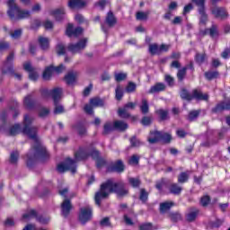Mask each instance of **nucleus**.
Returning a JSON list of instances; mask_svg holds the SVG:
<instances>
[{"label":"nucleus","instance_id":"2eb2a0df","mask_svg":"<svg viewBox=\"0 0 230 230\" xmlns=\"http://www.w3.org/2000/svg\"><path fill=\"white\" fill-rule=\"evenodd\" d=\"M212 15L219 18V19H226L227 17V11L223 7H214L211 9Z\"/></svg>","mask_w":230,"mask_h":230},{"label":"nucleus","instance_id":"de8ad7c7","mask_svg":"<svg viewBox=\"0 0 230 230\" xmlns=\"http://www.w3.org/2000/svg\"><path fill=\"white\" fill-rule=\"evenodd\" d=\"M205 76L207 80H213L214 78H217V76H218V72H207L205 73Z\"/></svg>","mask_w":230,"mask_h":230},{"label":"nucleus","instance_id":"09e8293b","mask_svg":"<svg viewBox=\"0 0 230 230\" xmlns=\"http://www.w3.org/2000/svg\"><path fill=\"white\" fill-rule=\"evenodd\" d=\"M55 75H60V73H64L66 71V66L64 65H59L58 66H53Z\"/></svg>","mask_w":230,"mask_h":230},{"label":"nucleus","instance_id":"603ef678","mask_svg":"<svg viewBox=\"0 0 230 230\" xmlns=\"http://www.w3.org/2000/svg\"><path fill=\"white\" fill-rule=\"evenodd\" d=\"M199 111H190L189 114L190 121H193V119H197V118H199Z\"/></svg>","mask_w":230,"mask_h":230},{"label":"nucleus","instance_id":"9d476101","mask_svg":"<svg viewBox=\"0 0 230 230\" xmlns=\"http://www.w3.org/2000/svg\"><path fill=\"white\" fill-rule=\"evenodd\" d=\"M92 217L93 208H91V207L87 206L80 209L79 221L81 224H85L86 222H89V220H91Z\"/></svg>","mask_w":230,"mask_h":230},{"label":"nucleus","instance_id":"412c9836","mask_svg":"<svg viewBox=\"0 0 230 230\" xmlns=\"http://www.w3.org/2000/svg\"><path fill=\"white\" fill-rule=\"evenodd\" d=\"M166 89V86L163 83H158L155 85H153L149 90V94H155V93H161V91H164Z\"/></svg>","mask_w":230,"mask_h":230},{"label":"nucleus","instance_id":"69168bd1","mask_svg":"<svg viewBox=\"0 0 230 230\" xmlns=\"http://www.w3.org/2000/svg\"><path fill=\"white\" fill-rule=\"evenodd\" d=\"M142 125L148 126L152 123V118L150 117H144L141 120Z\"/></svg>","mask_w":230,"mask_h":230},{"label":"nucleus","instance_id":"6e6d98bb","mask_svg":"<svg viewBox=\"0 0 230 230\" xmlns=\"http://www.w3.org/2000/svg\"><path fill=\"white\" fill-rule=\"evenodd\" d=\"M200 14V20L199 22L200 24H206V22H208V14L202 11V13H199Z\"/></svg>","mask_w":230,"mask_h":230},{"label":"nucleus","instance_id":"0eeeda50","mask_svg":"<svg viewBox=\"0 0 230 230\" xmlns=\"http://www.w3.org/2000/svg\"><path fill=\"white\" fill-rule=\"evenodd\" d=\"M13 54H10L4 64L2 73L3 75H10L11 76H14L16 80H21V78H22V75L21 74H15L13 72Z\"/></svg>","mask_w":230,"mask_h":230},{"label":"nucleus","instance_id":"1a4fd4ad","mask_svg":"<svg viewBox=\"0 0 230 230\" xmlns=\"http://www.w3.org/2000/svg\"><path fill=\"white\" fill-rule=\"evenodd\" d=\"M181 98L183 100H187L188 102L193 100L195 98L196 100H208L209 98V95L208 93H202L200 91L194 90L192 93V95L189 94L188 91L182 90L181 93Z\"/></svg>","mask_w":230,"mask_h":230},{"label":"nucleus","instance_id":"f704fd0d","mask_svg":"<svg viewBox=\"0 0 230 230\" xmlns=\"http://www.w3.org/2000/svg\"><path fill=\"white\" fill-rule=\"evenodd\" d=\"M115 98L116 100H121L123 98V87L121 85H118L115 89Z\"/></svg>","mask_w":230,"mask_h":230},{"label":"nucleus","instance_id":"bf43d9fd","mask_svg":"<svg viewBox=\"0 0 230 230\" xmlns=\"http://www.w3.org/2000/svg\"><path fill=\"white\" fill-rule=\"evenodd\" d=\"M196 60L199 64H202L206 60V54H198L196 55Z\"/></svg>","mask_w":230,"mask_h":230},{"label":"nucleus","instance_id":"c85d7f7f","mask_svg":"<svg viewBox=\"0 0 230 230\" xmlns=\"http://www.w3.org/2000/svg\"><path fill=\"white\" fill-rule=\"evenodd\" d=\"M189 178H190V172H181L178 176V182H180L181 184L184 183V182H188Z\"/></svg>","mask_w":230,"mask_h":230},{"label":"nucleus","instance_id":"f8f14e48","mask_svg":"<svg viewBox=\"0 0 230 230\" xmlns=\"http://www.w3.org/2000/svg\"><path fill=\"white\" fill-rule=\"evenodd\" d=\"M137 106V102H128L124 108L119 109V118H128L130 114L128 113V111H134L136 107Z\"/></svg>","mask_w":230,"mask_h":230},{"label":"nucleus","instance_id":"58836bf2","mask_svg":"<svg viewBox=\"0 0 230 230\" xmlns=\"http://www.w3.org/2000/svg\"><path fill=\"white\" fill-rule=\"evenodd\" d=\"M156 114L161 118V119H168V111L166 110H158Z\"/></svg>","mask_w":230,"mask_h":230},{"label":"nucleus","instance_id":"6e6552de","mask_svg":"<svg viewBox=\"0 0 230 230\" xmlns=\"http://www.w3.org/2000/svg\"><path fill=\"white\" fill-rule=\"evenodd\" d=\"M57 171L59 173H64V172L76 173V161L67 158L64 163L58 164Z\"/></svg>","mask_w":230,"mask_h":230},{"label":"nucleus","instance_id":"a878e982","mask_svg":"<svg viewBox=\"0 0 230 230\" xmlns=\"http://www.w3.org/2000/svg\"><path fill=\"white\" fill-rule=\"evenodd\" d=\"M38 40L41 49H48L49 48V39L40 36Z\"/></svg>","mask_w":230,"mask_h":230},{"label":"nucleus","instance_id":"4be33fe9","mask_svg":"<svg viewBox=\"0 0 230 230\" xmlns=\"http://www.w3.org/2000/svg\"><path fill=\"white\" fill-rule=\"evenodd\" d=\"M53 75H55V70L53 68V66H47L43 71V75H42L43 80H49V78H51Z\"/></svg>","mask_w":230,"mask_h":230},{"label":"nucleus","instance_id":"cd10ccee","mask_svg":"<svg viewBox=\"0 0 230 230\" xmlns=\"http://www.w3.org/2000/svg\"><path fill=\"white\" fill-rule=\"evenodd\" d=\"M113 130H116V128L114 126V122H106L103 127V134H110V132H112Z\"/></svg>","mask_w":230,"mask_h":230},{"label":"nucleus","instance_id":"0e129e2a","mask_svg":"<svg viewBox=\"0 0 230 230\" xmlns=\"http://www.w3.org/2000/svg\"><path fill=\"white\" fill-rule=\"evenodd\" d=\"M130 144L133 146H139L141 145V142L139 141V139H137L136 137H133L131 139H130Z\"/></svg>","mask_w":230,"mask_h":230},{"label":"nucleus","instance_id":"a211bd4d","mask_svg":"<svg viewBox=\"0 0 230 230\" xmlns=\"http://www.w3.org/2000/svg\"><path fill=\"white\" fill-rule=\"evenodd\" d=\"M87 4V2L85 0H70L68 2L69 8L75 9V8H84Z\"/></svg>","mask_w":230,"mask_h":230},{"label":"nucleus","instance_id":"7c9ffc66","mask_svg":"<svg viewBox=\"0 0 230 230\" xmlns=\"http://www.w3.org/2000/svg\"><path fill=\"white\" fill-rule=\"evenodd\" d=\"M106 22L110 26H114L116 24V18L114 17V14H112L111 12L108 13V15L106 17Z\"/></svg>","mask_w":230,"mask_h":230},{"label":"nucleus","instance_id":"ea45409f","mask_svg":"<svg viewBox=\"0 0 230 230\" xmlns=\"http://www.w3.org/2000/svg\"><path fill=\"white\" fill-rule=\"evenodd\" d=\"M146 19H148V13H145V12L137 13V21H146Z\"/></svg>","mask_w":230,"mask_h":230},{"label":"nucleus","instance_id":"f3484780","mask_svg":"<svg viewBox=\"0 0 230 230\" xmlns=\"http://www.w3.org/2000/svg\"><path fill=\"white\" fill-rule=\"evenodd\" d=\"M71 201L69 199H65L61 204V213L63 217H67L71 211Z\"/></svg>","mask_w":230,"mask_h":230},{"label":"nucleus","instance_id":"a19ab883","mask_svg":"<svg viewBox=\"0 0 230 230\" xmlns=\"http://www.w3.org/2000/svg\"><path fill=\"white\" fill-rule=\"evenodd\" d=\"M206 33H209L210 37H217V35H218L217 26L213 25L210 29H208L206 31Z\"/></svg>","mask_w":230,"mask_h":230},{"label":"nucleus","instance_id":"79ce46f5","mask_svg":"<svg viewBox=\"0 0 230 230\" xmlns=\"http://www.w3.org/2000/svg\"><path fill=\"white\" fill-rule=\"evenodd\" d=\"M19 159V152L18 151H14L11 153V157H10V162L13 164H15V163H17Z\"/></svg>","mask_w":230,"mask_h":230},{"label":"nucleus","instance_id":"4d7b16f0","mask_svg":"<svg viewBox=\"0 0 230 230\" xmlns=\"http://www.w3.org/2000/svg\"><path fill=\"white\" fill-rule=\"evenodd\" d=\"M96 4L99 6V8L103 10V8L109 4V0H99Z\"/></svg>","mask_w":230,"mask_h":230},{"label":"nucleus","instance_id":"4468645a","mask_svg":"<svg viewBox=\"0 0 230 230\" xmlns=\"http://www.w3.org/2000/svg\"><path fill=\"white\" fill-rule=\"evenodd\" d=\"M23 69L28 71L30 80H37V78H39V73H37V71L31 67V64L30 62L23 65Z\"/></svg>","mask_w":230,"mask_h":230},{"label":"nucleus","instance_id":"dca6fc26","mask_svg":"<svg viewBox=\"0 0 230 230\" xmlns=\"http://www.w3.org/2000/svg\"><path fill=\"white\" fill-rule=\"evenodd\" d=\"M49 13L52 15V17H55L56 21H62V19H64V15H66V11L61 7L50 10Z\"/></svg>","mask_w":230,"mask_h":230},{"label":"nucleus","instance_id":"680f3d73","mask_svg":"<svg viewBox=\"0 0 230 230\" xmlns=\"http://www.w3.org/2000/svg\"><path fill=\"white\" fill-rule=\"evenodd\" d=\"M197 218V212H190L187 215V220L189 222H193Z\"/></svg>","mask_w":230,"mask_h":230},{"label":"nucleus","instance_id":"6ab92c4d","mask_svg":"<svg viewBox=\"0 0 230 230\" xmlns=\"http://www.w3.org/2000/svg\"><path fill=\"white\" fill-rule=\"evenodd\" d=\"M229 109H230V99L217 104L214 109V112H221V111H229Z\"/></svg>","mask_w":230,"mask_h":230},{"label":"nucleus","instance_id":"3c124183","mask_svg":"<svg viewBox=\"0 0 230 230\" xmlns=\"http://www.w3.org/2000/svg\"><path fill=\"white\" fill-rule=\"evenodd\" d=\"M148 199V193L145 190V189H142L140 190V200H142V202H146Z\"/></svg>","mask_w":230,"mask_h":230},{"label":"nucleus","instance_id":"7ed1b4c3","mask_svg":"<svg viewBox=\"0 0 230 230\" xmlns=\"http://www.w3.org/2000/svg\"><path fill=\"white\" fill-rule=\"evenodd\" d=\"M41 95L43 98L52 97L55 105L54 114H64V112H66L64 106L58 103L62 98V88H54L53 90L43 89L41 91Z\"/></svg>","mask_w":230,"mask_h":230},{"label":"nucleus","instance_id":"f257e3e1","mask_svg":"<svg viewBox=\"0 0 230 230\" xmlns=\"http://www.w3.org/2000/svg\"><path fill=\"white\" fill-rule=\"evenodd\" d=\"M33 122V117L25 115L23 119V128H21V124H14L13 126H1L0 132L5 134V136H17L23 132L33 142V146L30 153L27 155V164H30V161H35L37 157L46 159L49 157V153L46 149V146L42 145L39 137H37V128L31 127Z\"/></svg>","mask_w":230,"mask_h":230},{"label":"nucleus","instance_id":"b1692460","mask_svg":"<svg viewBox=\"0 0 230 230\" xmlns=\"http://www.w3.org/2000/svg\"><path fill=\"white\" fill-rule=\"evenodd\" d=\"M31 218H37V211L34 209H31L22 216V220L28 222V220H31Z\"/></svg>","mask_w":230,"mask_h":230},{"label":"nucleus","instance_id":"c756f323","mask_svg":"<svg viewBox=\"0 0 230 230\" xmlns=\"http://www.w3.org/2000/svg\"><path fill=\"white\" fill-rule=\"evenodd\" d=\"M92 107H103V101L100 98H93L90 100Z\"/></svg>","mask_w":230,"mask_h":230},{"label":"nucleus","instance_id":"473e14b6","mask_svg":"<svg viewBox=\"0 0 230 230\" xmlns=\"http://www.w3.org/2000/svg\"><path fill=\"white\" fill-rule=\"evenodd\" d=\"M148 110H149L148 101H146V99H143L142 103L140 105V111H141L142 114H147Z\"/></svg>","mask_w":230,"mask_h":230},{"label":"nucleus","instance_id":"052dcab7","mask_svg":"<svg viewBox=\"0 0 230 230\" xmlns=\"http://www.w3.org/2000/svg\"><path fill=\"white\" fill-rule=\"evenodd\" d=\"M210 199L209 196H203L200 200L201 206H208L209 204Z\"/></svg>","mask_w":230,"mask_h":230},{"label":"nucleus","instance_id":"5701e85b","mask_svg":"<svg viewBox=\"0 0 230 230\" xmlns=\"http://www.w3.org/2000/svg\"><path fill=\"white\" fill-rule=\"evenodd\" d=\"M113 125L115 127V130H119L120 132H123V130H127V128H128V124L121 120L114 121Z\"/></svg>","mask_w":230,"mask_h":230},{"label":"nucleus","instance_id":"864d4df0","mask_svg":"<svg viewBox=\"0 0 230 230\" xmlns=\"http://www.w3.org/2000/svg\"><path fill=\"white\" fill-rule=\"evenodd\" d=\"M22 35V31L21 29L15 30L13 32H11L12 39H19Z\"/></svg>","mask_w":230,"mask_h":230},{"label":"nucleus","instance_id":"2f4dec72","mask_svg":"<svg viewBox=\"0 0 230 230\" xmlns=\"http://www.w3.org/2000/svg\"><path fill=\"white\" fill-rule=\"evenodd\" d=\"M113 170L115 172H123L125 170V165L123 164V162L120 160L117 161L113 165Z\"/></svg>","mask_w":230,"mask_h":230},{"label":"nucleus","instance_id":"e2e57ef3","mask_svg":"<svg viewBox=\"0 0 230 230\" xmlns=\"http://www.w3.org/2000/svg\"><path fill=\"white\" fill-rule=\"evenodd\" d=\"M129 164H137L139 163V157L137 155H133L128 161Z\"/></svg>","mask_w":230,"mask_h":230},{"label":"nucleus","instance_id":"ddd939ff","mask_svg":"<svg viewBox=\"0 0 230 230\" xmlns=\"http://www.w3.org/2000/svg\"><path fill=\"white\" fill-rule=\"evenodd\" d=\"M82 31H84L82 28L77 27L75 29L71 23L66 27V35L68 37H78V35H81Z\"/></svg>","mask_w":230,"mask_h":230},{"label":"nucleus","instance_id":"39448f33","mask_svg":"<svg viewBox=\"0 0 230 230\" xmlns=\"http://www.w3.org/2000/svg\"><path fill=\"white\" fill-rule=\"evenodd\" d=\"M89 155H91L93 159H96L97 168L105 166V160L99 158L100 153L94 149L90 151L89 149L80 148L78 152L75 153V161H84V159H87Z\"/></svg>","mask_w":230,"mask_h":230},{"label":"nucleus","instance_id":"8fccbe9b","mask_svg":"<svg viewBox=\"0 0 230 230\" xmlns=\"http://www.w3.org/2000/svg\"><path fill=\"white\" fill-rule=\"evenodd\" d=\"M39 114L40 118H46L49 114V110L48 108H40L39 110Z\"/></svg>","mask_w":230,"mask_h":230},{"label":"nucleus","instance_id":"aec40b11","mask_svg":"<svg viewBox=\"0 0 230 230\" xmlns=\"http://www.w3.org/2000/svg\"><path fill=\"white\" fill-rule=\"evenodd\" d=\"M76 78H78V72H69L66 76L65 80L68 85H73L75 82H76Z\"/></svg>","mask_w":230,"mask_h":230},{"label":"nucleus","instance_id":"49530a36","mask_svg":"<svg viewBox=\"0 0 230 230\" xmlns=\"http://www.w3.org/2000/svg\"><path fill=\"white\" fill-rule=\"evenodd\" d=\"M136 84L132 83V82H129L128 84V85L126 86V93H134V91H136Z\"/></svg>","mask_w":230,"mask_h":230},{"label":"nucleus","instance_id":"37998d69","mask_svg":"<svg viewBox=\"0 0 230 230\" xmlns=\"http://www.w3.org/2000/svg\"><path fill=\"white\" fill-rule=\"evenodd\" d=\"M128 182L133 186V188H137L139 184H141V181L137 178H129Z\"/></svg>","mask_w":230,"mask_h":230},{"label":"nucleus","instance_id":"a18cd8bd","mask_svg":"<svg viewBox=\"0 0 230 230\" xmlns=\"http://www.w3.org/2000/svg\"><path fill=\"white\" fill-rule=\"evenodd\" d=\"M186 69H187L186 67H183L178 71L177 73L178 80L180 81L184 80V76H186Z\"/></svg>","mask_w":230,"mask_h":230},{"label":"nucleus","instance_id":"5fc2aeb1","mask_svg":"<svg viewBox=\"0 0 230 230\" xmlns=\"http://www.w3.org/2000/svg\"><path fill=\"white\" fill-rule=\"evenodd\" d=\"M125 78H127V74L125 73H119L115 75V80L117 82H121L123 80H125Z\"/></svg>","mask_w":230,"mask_h":230},{"label":"nucleus","instance_id":"423d86ee","mask_svg":"<svg viewBox=\"0 0 230 230\" xmlns=\"http://www.w3.org/2000/svg\"><path fill=\"white\" fill-rule=\"evenodd\" d=\"M158 141H164V143H170L172 141V136L170 134L163 133L161 131H151L148 137V142L151 144L157 143Z\"/></svg>","mask_w":230,"mask_h":230},{"label":"nucleus","instance_id":"4c0bfd02","mask_svg":"<svg viewBox=\"0 0 230 230\" xmlns=\"http://www.w3.org/2000/svg\"><path fill=\"white\" fill-rule=\"evenodd\" d=\"M170 191H171V193H173L174 195H179V193H181V191H182V188H181L179 185L174 183V184L171 185Z\"/></svg>","mask_w":230,"mask_h":230},{"label":"nucleus","instance_id":"bb28decb","mask_svg":"<svg viewBox=\"0 0 230 230\" xmlns=\"http://www.w3.org/2000/svg\"><path fill=\"white\" fill-rule=\"evenodd\" d=\"M173 206V202L166 201L160 204V212L166 213Z\"/></svg>","mask_w":230,"mask_h":230},{"label":"nucleus","instance_id":"c9c22d12","mask_svg":"<svg viewBox=\"0 0 230 230\" xmlns=\"http://www.w3.org/2000/svg\"><path fill=\"white\" fill-rule=\"evenodd\" d=\"M74 130L77 131L79 136H84V134H85L86 132L85 127H84V125L82 124H77L74 126Z\"/></svg>","mask_w":230,"mask_h":230},{"label":"nucleus","instance_id":"9b49d317","mask_svg":"<svg viewBox=\"0 0 230 230\" xmlns=\"http://www.w3.org/2000/svg\"><path fill=\"white\" fill-rule=\"evenodd\" d=\"M87 46V39H82L76 44H70L68 46V51L71 53H80L83 49H85Z\"/></svg>","mask_w":230,"mask_h":230},{"label":"nucleus","instance_id":"774afa93","mask_svg":"<svg viewBox=\"0 0 230 230\" xmlns=\"http://www.w3.org/2000/svg\"><path fill=\"white\" fill-rule=\"evenodd\" d=\"M93 107H94V106L91 105V103L90 104H86L84 106L85 112H87V114H93Z\"/></svg>","mask_w":230,"mask_h":230},{"label":"nucleus","instance_id":"c03bdc74","mask_svg":"<svg viewBox=\"0 0 230 230\" xmlns=\"http://www.w3.org/2000/svg\"><path fill=\"white\" fill-rule=\"evenodd\" d=\"M56 51L58 55H64L66 53V47H64V44L59 43L56 47Z\"/></svg>","mask_w":230,"mask_h":230},{"label":"nucleus","instance_id":"72a5a7b5","mask_svg":"<svg viewBox=\"0 0 230 230\" xmlns=\"http://www.w3.org/2000/svg\"><path fill=\"white\" fill-rule=\"evenodd\" d=\"M192 3H195V4L198 6L199 13L204 12V3H206V0H192Z\"/></svg>","mask_w":230,"mask_h":230},{"label":"nucleus","instance_id":"e433bc0d","mask_svg":"<svg viewBox=\"0 0 230 230\" xmlns=\"http://www.w3.org/2000/svg\"><path fill=\"white\" fill-rule=\"evenodd\" d=\"M149 53L151 55H157L160 53V47L157 44H151L149 45Z\"/></svg>","mask_w":230,"mask_h":230},{"label":"nucleus","instance_id":"338daca9","mask_svg":"<svg viewBox=\"0 0 230 230\" xmlns=\"http://www.w3.org/2000/svg\"><path fill=\"white\" fill-rule=\"evenodd\" d=\"M43 26L45 30H51L53 28V22L47 20L43 23Z\"/></svg>","mask_w":230,"mask_h":230},{"label":"nucleus","instance_id":"393cba45","mask_svg":"<svg viewBox=\"0 0 230 230\" xmlns=\"http://www.w3.org/2000/svg\"><path fill=\"white\" fill-rule=\"evenodd\" d=\"M23 103L27 109H33L35 107V101L31 95H28L24 98Z\"/></svg>","mask_w":230,"mask_h":230},{"label":"nucleus","instance_id":"13d9d810","mask_svg":"<svg viewBox=\"0 0 230 230\" xmlns=\"http://www.w3.org/2000/svg\"><path fill=\"white\" fill-rule=\"evenodd\" d=\"M140 230H154V226H152V224L146 223L143 224L139 226Z\"/></svg>","mask_w":230,"mask_h":230},{"label":"nucleus","instance_id":"f03ea898","mask_svg":"<svg viewBox=\"0 0 230 230\" xmlns=\"http://www.w3.org/2000/svg\"><path fill=\"white\" fill-rule=\"evenodd\" d=\"M111 193H117L119 197H125L128 193V190L125 189L123 182L119 181L116 183L112 180H108L101 185L100 191L95 193V204L101 206L102 200L107 199Z\"/></svg>","mask_w":230,"mask_h":230},{"label":"nucleus","instance_id":"20e7f679","mask_svg":"<svg viewBox=\"0 0 230 230\" xmlns=\"http://www.w3.org/2000/svg\"><path fill=\"white\" fill-rule=\"evenodd\" d=\"M7 6V14L13 21H15V19H28V17L31 15V12L29 10L21 9L18 7L17 4H15V0H8Z\"/></svg>","mask_w":230,"mask_h":230}]
</instances>
